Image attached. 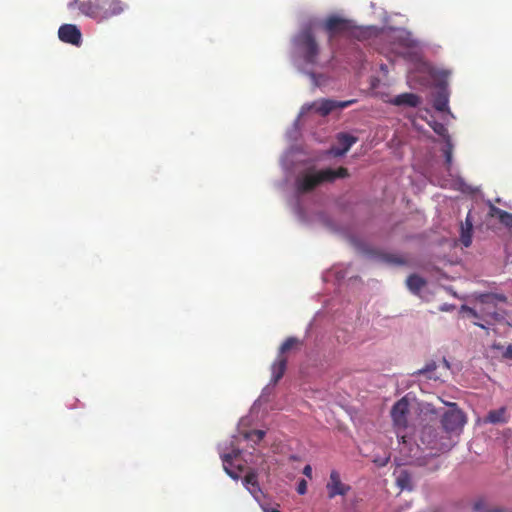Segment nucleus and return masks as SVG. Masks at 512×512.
I'll list each match as a JSON object with an SVG mask.
<instances>
[{
	"mask_svg": "<svg viewBox=\"0 0 512 512\" xmlns=\"http://www.w3.org/2000/svg\"><path fill=\"white\" fill-rule=\"evenodd\" d=\"M68 7L78 9L82 15L102 22L123 13L126 5L121 0H73Z\"/></svg>",
	"mask_w": 512,
	"mask_h": 512,
	"instance_id": "f257e3e1",
	"label": "nucleus"
},
{
	"mask_svg": "<svg viewBox=\"0 0 512 512\" xmlns=\"http://www.w3.org/2000/svg\"><path fill=\"white\" fill-rule=\"evenodd\" d=\"M348 176V169L344 167H339L336 170L327 168L319 171L309 169L296 178L295 186L299 193H308L324 182H333L337 178Z\"/></svg>",
	"mask_w": 512,
	"mask_h": 512,
	"instance_id": "f03ea898",
	"label": "nucleus"
},
{
	"mask_svg": "<svg viewBox=\"0 0 512 512\" xmlns=\"http://www.w3.org/2000/svg\"><path fill=\"white\" fill-rule=\"evenodd\" d=\"M294 44L306 64L315 65L317 63L320 48L310 29L301 31L295 37Z\"/></svg>",
	"mask_w": 512,
	"mask_h": 512,
	"instance_id": "7ed1b4c3",
	"label": "nucleus"
},
{
	"mask_svg": "<svg viewBox=\"0 0 512 512\" xmlns=\"http://www.w3.org/2000/svg\"><path fill=\"white\" fill-rule=\"evenodd\" d=\"M480 308L479 311L489 320L486 322L490 325L493 323H500L505 320V313L503 311L492 310L498 302H506L507 297L504 294L497 293H481L476 297Z\"/></svg>",
	"mask_w": 512,
	"mask_h": 512,
	"instance_id": "20e7f679",
	"label": "nucleus"
},
{
	"mask_svg": "<svg viewBox=\"0 0 512 512\" xmlns=\"http://www.w3.org/2000/svg\"><path fill=\"white\" fill-rule=\"evenodd\" d=\"M420 440L423 445L431 450V455L447 452L451 449L452 443L447 435L439 436V432L432 426H425L421 430Z\"/></svg>",
	"mask_w": 512,
	"mask_h": 512,
	"instance_id": "39448f33",
	"label": "nucleus"
},
{
	"mask_svg": "<svg viewBox=\"0 0 512 512\" xmlns=\"http://www.w3.org/2000/svg\"><path fill=\"white\" fill-rule=\"evenodd\" d=\"M410 403L407 397H402L400 400H398L391 409V417L393 420V424L396 428V434L399 442L406 444L407 443V436L406 434H403L401 430H404L407 428L408 425V415H409V409Z\"/></svg>",
	"mask_w": 512,
	"mask_h": 512,
	"instance_id": "423d86ee",
	"label": "nucleus"
},
{
	"mask_svg": "<svg viewBox=\"0 0 512 512\" xmlns=\"http://www.w3.org/2000/svg\"><path fill=\"white\" fill-rule=\"evenodd\" d=\"M446 404L450 407V409L446 411L441 418L443 429L446 433L462 430L466 423L465 414L457 407L456 403Z\"/></svg>",
	"mask_w": 512,
	"mask_h": 512,
	"instance_id": "0eeeda50",
	"label": "nucleus"
},
{
	"mask_svg": "<svg viewBox=\"0 0 512 512\" xmlns=\"http://www.w3.org/2000/svg\"><path fill=\"white\" fill-rule=\"evenodd\" d=\"M352 28L351 21L339 16H330L324 23V29L331 40L336 35L344 34Z\"/></svg>",
	"mask_w": 512,
	"mask_h": 512,
	"instance_id": "6e6552de",
	"label": "nucleus"
},
{
	"mask_svg": "<svg viewBox=\"0 0 512 512\" xmlns=\"http://www.w3.org/2000/svg\"><path fill=\"white\" fill-rule=\"evenodd\" d=\"M328 497L333 499L340 495L345 496L350 491L351 487L341 481L340 474L336 470H332L330 473L329 481L326 484Z\"/></svg>",
	"mask_w": 512,
	"mask_h": 512,
	"instance_id": "1a4fd4ad",
	"label": "nucleus"
},
{
	"mask_svg": "<svg viewBox=\"0 0 512 512\" xmlns=\"http://www.w3.org/2000/svg\"><path fill=\"white\" fill-rule=\"evenodd\" d=\"M58 37L62 42L79 46L82 42L81 31L76 25L63 24L58 30Z\"/></svg>",
	"mask_w": 512,
	"mask_h": 512,
	"instance_id": "9d476101",
	"label": "nucleus"
},
{
	"mask_svg": "<svg viewBox=\"0 0 512 512\" xmlns=\"http://www.w3.org/2000/svg\"><path fill=\"white\" fill-rule=\"evenodd\" d=\"M354 102L355 100L335 101L331 99H322L318 102H315L313 106L315 108V111L319 113L321 116H327L335 109L346 108L352 105Z\"/></svg>",
	"mask_w": 512,
	"mask_h": 512,
	"instance_id": "9b49d317",
	"label": "nucleus"
},
{
	"mask_svg": "<svg viewBox=\"0 0 512 512\" xmlns=\"http://www.w3.org/2000/svg\"><path fill=\"white\" fill-rule=\"evenodd\" d=\"M287 367V359L285 356L278 355L276 360L271 365V373L272 378L271 382L273 384L278 383V381L283 377Z\"/></svg>",
	"mask_w": 512,
	"mask_h": 512,
	"instance_id": "f8f14e48",
	"label": "nucleus"
},
{
	"mask_svg": "<svg viewBox=\"0 0 512 512\" xmlns=\"http://www.w3.org/2000/svg\"><path fill=\"white\" fill-rule=\"evenodd\" d=\"M420 103L421 98L414 93H402L392 100V104L396 106L417 107Z\"/></svg>",
	"mask_w": 512,
	"mask_h": 512,
	"instance_id": "ddd939ff",
	"label": "nucleus"
},
{
	"mask_svg": "<svg viewBox=\"0 0 512 512\" xmlns=\"http://www.w3.org/2000/svg\"><path fill=\"white\" fill-rule=\"evenodd\" d=\"M449 94L446 87H440L433 100V107L439 112L448 110Z\"/></svg>",
	"mask_w": 512,
	"mask_h": 512,
	"instance_id": "4468645a",
	"label": "nucleus"
},
{
	"mask_svg": "<svg viewBox=\"0 0 512 512\" xmlns=\"http://www.w3.org/2000/svg\"><path fill=\"white\" fill-rule=\"evenodd\" d=\"M489 216L497 218L501 224L508 228H512V213L504 211L492 204L489 207Z\"/></svg>",
	"mask_w": 512,
	"mask_h": 512,
	"instance_id": "2eb2a0df",
	"label": "nucleus"
},
{
	"mask_svg": "<svg viewBox=\"0 0 512 512\" xmlns=\"http://www.w3.org/2000/svg\"><path fill=\"white\" fill-rule=\"evenodd\" d=\"M244 486L249 490V492L256 497V495L261 492L259 483H258V476L255 471H249L244 479H243Z\"/></svg>",
	"mask_w": 512,
	"mask_h": 512,
	"instance_id": "dca6fc26",
	"label": "nucleus"
},
{
	"mask_svg": "<svg viewBox=\"0 0 512 512\" xmlns=\"http://www.w3.org/2000/svg\"><path fill=\"white\" fill-rule=\"evenodd\" d=\"M338 142L341 145L340 150H336L335 155H343L351 148V146L357 141V138L346 133H340L337 136Z\"/></svg>",
	"mask_w": 512,
	"mask_h": 512,
	"instance_id": "f3484780",
	"label": "nucleus"
},
{
	"mask_svg": "<svg viewBox=\"0 0 512 512\" xmlns=\"http://www.w3.org/2000/svg\"><path fill=\"white\" fill-rule=\"evenodd\" d=\"M238 455H239L238 451H233L232 453L224 454L221 456L225 472L231 478L236 479V480L239 478V473L234 471L231 467L233 466V463H232L233 458L238 457Z\"/></svg>",
	"mask_w": 512,
	"mask_h": 512,
	"instance_id": "a211bd4d",
	"label": "nucleus"
},
{
	"mask_svg": "<svg viewBox=\"0 0 512 512\" xmlns=\"http://www.w3.org/2000/svg\"><path fill=\"white\" fill-rule=\"evenodd\" d=\"M508 421L506 415V408L501 407L496 410H491L486 416V422L497 424V423H506Z\"/></svg>",
	"mask_w": 512,
	"mask_h": 512,
	"instance_id": "6ab92c4d",
	"label": "nucleus"
},
{
	"mask_svg": "<svg viewBox=\"0 0 512 512\" xmlns=\"http://www.w3.org/2000/svg\"><path fill=\"white\" fill-rule=\"evenodd\" d=\"M406 284L411 292L418 294L426 285V281L419 275L412 274L407 278Z\"/></svg>",
	"mask_w": 512,
	"mask_h": 512,
	"instance_id": "aec40b11",
	"label": "nucleus"
},
{
	"mask_svg": "<svg viewBox=\"0 0 512 512\" xmlns=\"http://www.w3.org/2000/svg\"><path fill=\"white\" fill-rule=\"evenodd\" d=\"M461 243L465 247H469L472 243V222L469 217L466 218L465 227L462 226Z\"/></svg>",
	"mask_w": 512,
	"mask_h": 512,
	"instance_id": "412c9836",
	"label": "nucleus"
},
{
	"mask_svg": "<svg viewBox=\"0 0 512 512\" xmlns=\"http://www.w3.org/2000/svg\"><path fill=\"white\" fill-rule=\"evenodd\" d=\"M301 344L300 340L296 337H288L280 346L278 355L284 356V354L291 349L299 346Z\"/></svg>",
	"mask_w": 512,
	"mask_h": 512,
	"instance_id": "4be33fe9",
	"label": "nucleus"
},
{
	"mask_svg": "<svg viewBox=\"0 0 512 512\" xmlns=\"http://www.w3.org/2000/svg\"><path fill=\"white\" fill-rule=\"evenodd\" d=\"M382 259L384 262L392 265H407L408 261L401 255L397 254H383Z\"/></svg>",
	"mask_w": 512,
	"mask_h": 512,
	"instance_id": "5701e85b",
	"label": "nucleus"
},
{
	"mask_svg": "<svg viewBox=\"0 0 512 512\" xmlns=\"http://www.w3.org/2000/svg\"><path fill=\"white\" fill-rule=\"evenodd\" d=\"M397 484L398 486L403 489L411 490V476L407 471H400L398 477H397Z\"/></svg>",
	"mask_w": 512,
	"mask_h": 512,
	"instance_id": "b1692460",
	"label": "nucleus"
},
{
	"mask_svg": "<svg viewBox=\"0 0 512 512\" xmlns=\"http://www.w3.org/2000/svg\"><path fill=\"white\" fill-rule=\"evenodd\" d=\"M473 509L474 511L476 512H501V510L499 509H495V510H487L485 508V503L483 500H478L474 503L473 505Z\"/></svg>",
	"mask_w": 512,
	"mask_h": 512,
	"instance_id": "393cba45",
	"label": "nucleus"
},
{
	"mask_svg": "<svg viewBox=\"0 0 512 512\" xmlns=\"http://www.w3.org/2000/svg\"><path fill=\"white\" fill-rule=\"evenodd\" d=\"M265 436V432L262 430H254L249 435L248 438L253 440L254 442H260Z\"/></svg>",
	"mask_w": 512,
	"mask_h": 512,
	"instance_id": "a878e982",
	"label": "nucleus"
},
{
	"mask_svg": "<svg viewBox=\"0 0 512 512\" xmlns=\"http://www.w3.org/2000/svg\"><path fill=\"white\" fill-rule=\"evenodd\" d=\"M435 369H436V363L430 362V363L426 364V366L424 368L419 369L417 371V374H419V375L429 374V373L433 372Z\"/></svg>",
	"mask_w": 512,
	"mask_h": 512,
	"instance_id": "bb28decb",
	"label": "nucleus"
},
{
	"mask_svg": "<svg viewBox=\"0 0 512 512\" xmlns=\"http://www.w3.org/2000/svg\"><path fill=\"white\" fill-rule=\"evenodd\" d=\"M445 160L448 166L452 163V146L448 143L446 149L444 150Z\"/></svg>",
	"mask_w": 512,
	"mask_h": 512,
	"instance_id": "cd10ccee",
	"label": "nucleus"
},
{
	"mask_svg": "<svg viewBox=\"0 0 512 512\" xmlns=\"http://www.w3.org/2000/svg\"><path fill=\"white\" fill-rule=\"evenodd\" d=\"M307 491V482L306 480L304 479H301L297 485V492L300 494V495H303L305 494Z\"/></svg>",
	"mask_w": 512,
	"mask_h": 512,
	"instance_id": "c85d7f7f",
	"label": "nucleus"
},
{
	"mask_svg": "<svg viewBox=\"0 0 512 512\" xmlns=\"http://www.w3.org/2000/svg\"><path fill=\"white\" fill-rule=\"evenodd\" d=\"M303 474L305 476H307L308 478H312V468L310 465H306L304 468H303Z\"/></svg>",
	"mask_w": 512,
	"mask_h": 512,
	"instance_id": "c756f323",
	"label": "nucleus"
},
{
	"mask_svg": "<svg viewBox=\"0 0 512 512\" xmlns=\"http://www.w3.org/2000/svg\"><path fill=\"white\" fill-rule=\"evenodd\" d=\"M505 356L512 359V346H508L506 351H505Z\"/></svg>",
	"mask_w": 512,
	"mask_h": 512,
	"instance_id": "7c9ffc66",
	"label": "nucleus"
},
{
	"mask_svg": "<svg viewBox=\"0 0 512 512\" xmlns=\"http://www.w3.org/2000/svg\"><path fill=\"white\" fill-rule=\"evenodd\" d=\"M434 131L438 134H442V132L445 131V128L443 125H438V127L434 128Z\"/></svg>",
	"mask_w": 512,
	"mask_h": 512,
	"instance_id": "2f4dec72",
	"label": "nucleus"
},
{
	"mask_svg": "<svg viewBox=\"0 0 512 512\" xmlns=\"http://www.w3.org/2000/svg\"><path fill=\"white\" fill-rule=\"evenodd\" d=\"M309 76L312 78V80L315 82V84L318 85V81H317L318 75L314 72H310Z\"/></svg>",
	"mask_w": 512,
	"mask_h": 512,
	"instance_id": "473e14b6",
	"label": "nucleus"
},
{
	"mask_svg": "<svg viewBox=\"0 0 512 512\" xmlns=\"http://www.w3.org/2000/svg\"><path fill=\"white\" fill-rule=\"evenodd\" d=\"M264 512H280L278 509L275 508H264Z\"/></svg>",
	"mask_w": 512,
	"mask_h": 512,
	"instance_id": "72a5a7b5",
	"label": "nucleus"
},
{
	"mask_svg": "<svg viewBox=\"0 0 512 512\" xmlns=\"http://www.w3.org/2000/svg\"><path fill=\"white\" fill-rule=\"evenodd\" d=\"M469 311L474 317H478L477 311H475L474 309H469Z\"/></svg>",
	"mask_w": 512,
	"mask_h": 512,
	"instance_id": "f704fd0d",
	"label": "nucleus"
},
{
	"mask_svg": "<svg viewBox=\"0 0 512 512\" xmlns=\"http://www.w3.org/2000/svg\"><path fill=\"white\" fill-rule=\"evenodd\" d=\"M476 325H477V326H479V327H481V328H483V329H485V328H486V327H485L483 324H481V323H476Z\"/></svg>",
	"mask_w": 512,
	"mask_h": 512,
	"instance_id": "c9c22d12",
	"label": "nucleus"
}]
</instances>
